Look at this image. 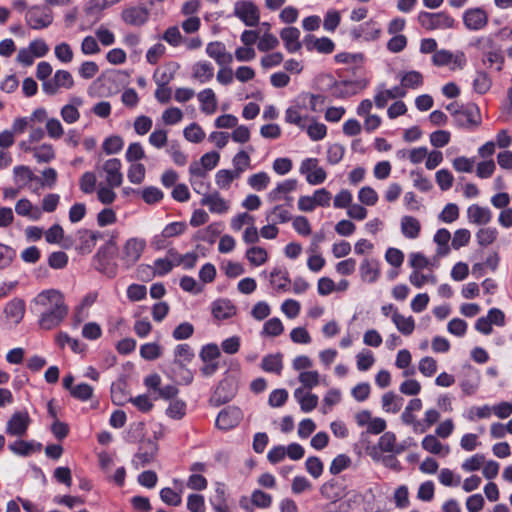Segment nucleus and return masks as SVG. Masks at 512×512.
Instances as JSON below:
<instances>
[{"label":"nucleus","mask_w":512,"mask_h":512,"mask_svg":"<svg viewBox=\"0 0 512 512\" xmlns=\"http://www.w3.org/2000/svg\"><path fill=\"white\" fill-rule=\"evenodd\" d=\"M34 304L41 309L40 326L51 330L59 325L64 317V296L57 290H47L39 293Z\"/></svg>","instance_id":"nucleus-1"},{"label":"nucleus","mask_w":512,"mask_h":512,"mask_svg":"<svg viewBox=\"0 0 512 512\" xmlns=\"http://www.w3.org/2000/svg\"><path fill=\"white\" fill-rule=\"evenodd\" d=\"M475 47L481 52V60L484 66L500 72L504 65V56L501 46L491 36L478 38Z\"/></svg>","instance_id":"nucleus-2"},{"label":"nucleus","mask_w":512,"mask_h":512,"mask_svg":"<svg viewBox=\"0 0 512 512\" xmlns=\"http://www.w3.org/2000/svg\"><path fill=\"white\" fill-rule=\"evenodd\" d=\"M112 236L109 241L101 248L94 256V266L97 271L106 275L109 278H113L117 275L118 266L113 260V256L116 250V243Z\"/></svg>","instance_id":"nucleus-3"},{"label":"nucleus","mask_w":512,"mask_h":512,"mask_svg":"<svg viewBox=\"0 0 512 512\" xmlns=\"http://www.w3.org/2000/svg\"><path fill=\"white\" fill-rule=\"evenodd\" d=\"M146 240L140 237L127 239L120 250L119 259L126 269L133 267L141 258L145 248Z\"/></svg>","instance_id":"nucleus-4"},{"label":"nucleus","mask_w":512,"mask_h":512,"mask_svg":"<svg viewBox=\"0 0 512 512\" xmlns=\"http://www.w3.org/2000/svg\"><path fill=\"white\" fill-rule=\"evenodd\" d=\"M121 20L129 26H144L150 18V9L145 3H137L125 7L121 12Z\"/></svg>","instance_id":"nucleus-5"},{"label":"nucleus","mask_w":512,"mask_h":512,"mask_svg":"<svg viewBox=\"0 0 512 512\" xmlns=\"http://www.w3.org/2000/svg\"><path fill=\"white\" fill-rule=\"evenodd\" d=\"M418 22L426 30L449 29L454 24L453 18L445 12L422 11L418 14Z\"/></svg>","instance_id":"nucleus-6"},{"label":"nucleus","mask_w":512,"mask_h":512,"mask_svg":"<svg viewBox=\"0 0 512 512\" xmlns=\"http://www.w3.org/2000/svg\"><path fill=\"white\" fill-rule=\"evenodd\" d=\"M234 15L248 27L256 26L260 20L259 8L251 0H239L235 2Z\"/></svg>","instance_id":"nucleus-7"},{"label":"nucleus","mask_w":512,"mask_h":512,"mask_svg":"<svg viewBox=\"0 0 512 512\" xmlns=\"http://www.w3.org/2000/svg\"><path fill=\"white\" fill-rule=\"evenodd\" d=\"M121 161L117 158L106 160L102 166H97L100 176H104L106 184L112 187H120L123 182Z\"/></svg>","instance_id":"nucleus-8"},{"label":"nucleus","mask_w":512,"mask_h":512,"mask_svg":"<svg viewBox=\"0 0 512 512\" xmlns=\"http://www.w3.org/2000/svg\"><path fill=\"white\" fill-rule=\"evenodd\" d=\"M187 229L185 222H172L164 227L160 234H156L151 245L156 250L165 249L169 245V239L183 234Z\"/></svg>","instance_id":"nucleus-9"},{"label":"nucleus","mask_w":512,"mask_h":512,"mask_svg":"<svg viewBox=\"0 0 512 512\" xmlns=\"http://www.w3.org/2000/svg\"><path fill=\"white\" fill-rule=\"evenodd\" d=\"M453 118L455 124L461 128H474L481 123L480 111L475 104H469L460 110H455Z\"/></svg>","instance_id":"nucleus-10"},{"label":"nucleus","mask_w":512,"mask_h":512,"mask_svg":"<svg viewBox=\"0 0 512 512\" xmlns=\"http://www.w3.org/2000/svg\"><path fill=\"white\" fill-rule=\"evenodd\" d=\"M432 62L436 66H447L452 64L451 70L463 69L466 65V56L463 52L452 53L448 50H438L432 56Z\"/></svg>","instance_id":"nucleus-11"},{"label":"nucleus","mask_w":512,"mask_h":512,"mask_svg":"<svg viewBox=\"0 0 512 512\" xmlns=\"http://www.w3.org/2000/svg\"><path fill=\"white\" fill-rule=\"evenodd\" d=\"M300 173L306 175V180L311 185H318L325 181V170L319 166L317 158H307L300 165Z\"/></svg>","instance_id":"nucleus-12"},{"label":"nucleus","mask_w":512,"mask_h":512,"mask_svg":"<svg viewBox=\"0 0 512 512\" xmlns=\"http://www.w3.org/2000/svg\"><path fill=\"white\" fill-rule=\"evenodd\" d=\"M101 238H103L102 232L80 230L73 240V245L79 254H89L95 247L97 240Z\"/></svg>","instance_id":"nucleus-13"},{"label":"nucleus","mask_w":512,"mask_h":512,"mask_svg":"<svg viewBox=\"0 0 512 512\" xmlns=\"http://www.w3.org/2000/svg\"><path fill=\"white\" fill-rule=\"evenodd\" d=\"M157 451L158 444L155 441L150 439L143 441L132 461L135 468L139 469L150 464L155 459Z\"/></svg>","instance_id":"nucleus-14"},{"label":"nucleus","mask_w":512,"mask_h":512,"mask_svg":"<svg viewBox=\"0 0 512 512\" xmlns=\"http://www.w3.org/2000/svg\"><path fill=\"white\" fill-rule=\"evenodd\" d=\"M380 34L381 27L374 20L366 21L350 31V35L354 40L374 41L380 37Z\"/></svg>","instance_id":"nucleus-15"},{"label":"nucleus","mask_w":512,"mask_h":512,"mask_svg":"<svg viewBox=\"0 0 512 512\" xmlns=\"http://www.w3.org/2000/svg\"><path fill=\"white\" fill-rule=\"evenodd\" d=\"M366 86V80L340 81L334 85V95L336 98L346 99L358 94Z\"/></svg>","instance_id":"nucleus-16"},{"label":"nucleus","mask_w":512,"mask_h":512,"mask_svg":"<svg viewBox=\"0 0 512 512\" xmlns=\"http://www.w3.org/2000/svg\"><path fill=\"white\" fill-rule=\"evenodd\" d=\"M463 22L469 30H481L488 23V15L481 8H471L464 12Z\"/></svg>","instance_id":"nucleus-17"},{"label":"nucleus","mask_w":512,"mask_h":512,"mask_svg":"<svg viewBox=\"0 0 512 512\" xmlns=\"http://www.w3.org/2000/svg\"><path fill=\"white\" fill-rule=\"evenodd\" d=\"M30 418L27 412H15L8 420L6 433L12 436H22L27 431Z\"/></svg>","instance_id":"nucleus-18"},{"label":"nucleus","mask_w":512,"mask_h":512,"mask_svg":"<svg viewBox=\"0 0 512 512\" xmlns=\"http://www.w3.org/2000/svg\"><path fill=\"white\" fill-rule=\"evenodd\" d=\"M242 418L241 410L237 407H228L219 412L216 418V425L222 430H228L240 422Z\"/></svg>","instance_id":"nucleus-19"},{"label":"nucleus","mask_w":512,"mask_h":512,"mask_svg":"<svg viewBox=\"0 0 512 512\" xmlns=\"http://www.w3.org/2000/svg\"><path fill=\"white\" fill-rule=\"evenodd\" d=\"M206 53L220 66L229 65L233 61L232 54L227 52L226 47L222 42L215 41L208 43L206 46Z\"/></svg>","instance_id":"nucleus-20"},{"label":"nucleus","mask_w":512,"mask_h":512,"mask_svg":"<svg viewBox=\"0 0 512 512\" xmlns=\"http://www.w3.org/2000/svg\"><path fill=\"white\" fill-rule=\"evenodd\" d=\"M5 319L9 324L17 325L25 314V302L22 299L14 298L4 308Z\"/></svg>","instance_id":"nucleus-21"},{"label":"nucleus","mask_w":512,"mask_h":512,"mask_svg":"<svg viewBox=\"0 0 512 512\" xmlns=\"http://www.w3.org/2000/svg\"><path fill=\"white\" fill-rule=\"evenodd\" d=\"M406 96V91L400 86H395L392 89H384L383 85L377 87L376 94L374 96V102L377 108H384L388 101L396 98H403Z\"/></svg>","instance_id":"nucleus-22"},{"label":"nucleus","mask_w":512,"mask_h":512,"mask_svg":"<svg viewBox=\"0 0 512 512\" xmlns=\"http://www.w3.org/2000/svg\"><path fill=\"white\" fill-rule=\"evenodd\" d=\"M467 219L471 224L487 225L492 219V212L488 207L472 204L467 208Z\"/></svg>","instance_id":"nucleus-23"},{"label":"nucleus","mask_w":512,"mask_h":512,"mask_svg":"<svg viewBox=\"0 0 512 512\" xmlns=\"http://www.w3.org/2000/svg\"><path fill=\"white\" fill-rule=\"evenodd\" d=\"M200 204L207 206L211 213L223 214L229 209L228 202L220 195L218 191L208 193L202 197Z\"/></svg>","instance_id":"nucleus-24"},{"label":"nucleus","mask_w":512,"mask_h":512,"mask_svg":"<svg viewBox=\"0 0 512 512\" xmlns=\"http://www.w3.org/2000/svg\"><path fill=\"white\" fill-rule=\"evenodd\" d=\"M304 45L308 51L316 50L323 54L332 53L335 48V44L331 39L327 37L316 38L313 35H307L305 37Z\"/></svg>","instance_id":"nucleus-25"},{"label":"nucleus","mask_w":512,"mask_h":512,"mask_svg":"<svg viewBox=\"0 0 512 512\" xmlns=\"http://www.w3.org/2000/svg\"><path fill=\"white\" fill-rule=\"evenodd\" d=\"M27 24L33 29H40L51 23L50 15L39 7H33L26 13Z\"/></svg>","instance_id":"nucleus-26"},{"label":"nucleus","mask_w":512,"mask_h":512,"mask_svg":"<svg viewBox=\"0 0 512 512\" xmlns=\"http://www.w3.org/2000/svg\"><path fill=\"white\" fill-rule=\"evenodd\" d=\"M280 37L289 52L294 53L301 49L300 30L298 28L292 26L283 28Z\"/></svg>","instance_id":"nucleus-27"},{"label":"nucleus","mask_w":512,"mask_h":512,"mask_svg":"<svg viewBox=\"0 0 512 512\" xmlns=\"http://www.w3.org/2000/svg\"><path fill=\"white\" fill-rule=\"evenodd\" d=\"M359 272L364 282L374 283L380 276L379 262L374 259H364Z\"/></svg>","instance_id":"nucleus-28"},{"label":"nucleus","mask_w":512,"mask_h":512,"mask_svg":"<svg viewBox=\"0 0 512 512\" xmlns=\"http://www.w3.org/2000/svg\"><path fill=\"white\" fill-rule=\"evenodd\" d=\"M39 121V123H43L46 121V112L43 109H37L33 112V114L28 118H17L14 120L12 125V132L15 133H22L27 128H29L30 125H32V122Z\"/></svg>","instance_id":"nucleus-29"},{"label":"nucleus","mask_w":512,"mask_h":512,"mask_svg":"<svg viewBox=\"0 0 512 512\" xmlns=\"http://www.w3.org/2000/svg\"><path fill=\"white\" fill-rule=\"evenodd\" d=\"M73 377L72 376H66V389L70 391V394L80 400V401H87L89 400L93 395V387L86 383H81L78 385L73 386Z\"/></svg>","instance_id":"nucleus-30"},{"label":"nucleus","mask_w":512,"mask_h":512,"mask_svg":"<svg viewBox=\"0 0 512 512\" xmlns=\"http://www.w3.org/2000/svg\"><path fill=\"white\" fill-rule=\"evenodd\" d=\"M212 314L218 320H225L236 314V308L230 300L218 299L212 305Z\"/></svg>","instance_id":"nucleus-31"},{"label":"nucleus","mask_w":512,"mask_h":512,"mask_svg":"<svg viewBox=\"0 0 512 512\" xmlns=\"http://www.w3.org/2000/svg\"><path fill=\"white\" fill-rule=\"evenodd\" d=\"M15 182L19 188L32 187V183L40 182V178L36 176L27 166H16L13 170Z\"/></svg>","instance_id":"nucleus-32"},{"label":"nucleus","mask_w":512,"mask_h":512,"mask_svg":"<svg viewBox=\"0 0 512 512\" xmlns=\"http://www.w3.org/2000/svg\"><path fill=\"white\" fill-rule=\"evenodd\" d=\"M269 280L272 287L280 292L287 291L291 283L287 270L278 267L270 272Z\"/></svg>","instance_id":"nucleus-33"},{"label":"nucleus","mask_w":512,"mask_h":512,"mask_svg":"<svg viewBox=\"0 0 512 512\" xmlns=\"http://www.w3.org/2000/svg\"><path fill=\"white\" fill-rule=\"evenodd\" d=\"M421 224L413 216L405 215L401 218V232L405 238L415 239L419 236Z\"/></svg>","instance_id":"nucleus-34"},{"label":"nucleus","mask_w":512,"mask_h":512,"mask_svg":"<svg viewBox=\"0 0 512 512\" xmlns=\"http://www.w3.org/2000/svg\"><path fill=\"white\" fill-rule=\"evenodd\" d=\"M203 113L211 115L217 110V99L214 91L210 88L204 89L197 95Z\"/></svg>","instance_id":"nucleus-35"},{"label":"nucleus","mask_w":512,"mask_h":512,"mask_svg":"<svg viewBox=\"0 0 512 512\" xmlns=\"http://www.w3.org/2000/svg\"><path fill=\"white\" fill-rule=\"evenodd\" d=\"M391 319L398 331L403 335L408 336L413 333L415 329V321L412 316L405 317L395 310L394 313H392Z\"/></svg>","instance_id":"nucleus-36"},{"label":"nucleus","mask_w":512,"mask_h":512,"mask_svg":"<svg viewBox=\"0 0 512 512\" xmlns=\"http://www.w3.org/2000/svg\"><path fill=\"white\" fill-rule=\"evenodd\" d=\"M422 448L429 453L446 456L450 449L444 446L434 435H427L421 442Z\"/></svg>","instance_id":"nucleus-37"},{"label":"nucleus","mask_w":512,"mask_h":512,"mask_svg":"<svg viewBox=\"0 0 512 512\" xmlns=\"http://www.w3.org/2000/svg\"><path fill=\"white\" fill-rule=\"evenodd\" d=\"M290 205H276L266 212V220L269 223H286L291 219Z\"/></svg>","instance_id":"nucleus-38"},{"label":"nucleus","mask_w":512,"mask_h":512,"mask_svg":"<svg viewBox=\"0 0 512 512\" xmlns=\"http://www.w3.org/2000/svg\"><path fill=\"white\" fill-rule=\"evenodd\" d=\"M297 187V181L295 179H287L279 183L276 188L268 193V200L275 202L281 199L282 195L294 191Z\"/></svg>","instance_id":"nucleus-39"},{"label":"nucleus","mask_w":512,"mask_h":512,"mask_svg":"<svg viewBox=\"0 0 512 512\" xmlns=\"http://www.w3.org/2000/svg\"><path fill=\"white\" fill-rule=\"evenodd\" d=\"M15 211L18 215L28 217L32 220H38L41 217V210L33 206L28 199H20L15 205Z\"/></svg>","instance_id":"nucleus-40"},{"label":"nucleus","mask_w":512,"mask_h":512,"mask_svg":"<svg viewBox=\"0 0 512 512\" xmlns=\"http://www.w3.org/2000/svg\"><path fill=\"white\" fill-rule=\"evenodd\" d=\"M214 76L213 66L206 61L197 62L193 66V78L198 80L200 83H206L210 81Z\"/></svg>","instance_id":"nucleus-41"},{"label":"nucleus","mask_w":512,"mask_h":512,"mask_svg":"<svg viewBox=\"0 0 512 512\" xmlns=\"http://www.w3.org/2000/svg\"><path fill=\"white\" fill-rule=\"evenodd\" d=\"M194 358V351L188 344H179L174 349V363L182 368Z\"/></svg>","instance_id":"nucleus-42"},{"label":"nucleus","mask_w":512,"mask_h":512,"mask_svg":"<svg viewBox=\"0 0 512 512\" xmlns=\"http://www.w3.org/2000/svg\"><path fill=\"white\" fill-rule=\"evenodd\" d=\"M261 368L265 372L280 375L283 368L282 355L280 353L266 355L262 359Z\"/></svg>","instance_id":"nucleus-43"},{"label":"nucleus","mask_w":512,"mask_h":512,"mask_svg":"<svg viewBox=\"0 0 512 512\" xmlns=\"http://www.w3.org/2000/svg\"><path fill=\"white\" fill-rule=\"evenodd\" d=\"M42 445L40 443L27 442L23 440L15 441L9 445V449L18 455L28 456L34 452L40 451Z\"/></svg>","instance_id":"nucleus-44"},{"label":"nucleus","mask_w":512,"mask_h":512,"mask_svg":"<svg viewBox=\"0 0 512 512\" xmlns=\"http://www.w3.org/2000/svg\"><path fill=\"white\" fill-rule=\"evenodd\" d=\"M403 399L394 392H386L381 399L382 409L387 413H397L402 407Z\"/></svg>","instance_id":"nucleus-45"},{"label":"nucleus","mask_w":512,"mask_h":512,"mask_svg":"<svg viewBox=\"0 0 512 512\" xmlns=\"http://www.w3.org/2000/svg\"><path fill=\"white\" fill-rule=\"evenodd\" d=\"M378 446L383 452L401 453L404 448L396 445V435L393 432H385L378 441Z\"/></svg>","instance_id":"nucleus-46"},{"label":"nucleus","mask_w":512,"mask_h":512,"mask_svg":"<svg viewBox=\"0 0 512 512\" xmlns=\"http://www.w3.org/2000/svg\"><path fill=\"white\" fill-rule=\"evenodd\" d=\"M400 88H404L407 92V89H416L423 84V76L418 71H409L402 75H400Z\"/></svg>","instance_id":"nucleus-47"},{"label":"nucleus","mask_w":512,"mask_h":512,"mask_svg":"<svg viewBox=\"0 0 512 512\" xmlns=\"http://www.w3.org/2000/svg\"><path fill=\"white\" fill-rule=\"evenodd\" d=\"M168 254L174 257L176 266L182 265L184 269L194 268L198 260V255L194 252L180 255L175 249H169Z\"/></svg>","instance_id":"nucleus-48"},{"label":"nucleus","mask_w":512,"mask_h":512,"mask_svg":"<svg viewBox=\"0 0 512 512\" xmlns=\"http://www.w3.org/2000/svg\"><path fill=\"white\" fill-rule=\"evenodd\" d=\"M308 116L302 115L300 107H289L285 111V121L289 124H294L300 129H305Z\"/></svg>","instance_id":"nucleus-49"},{"label":"nucleus","mask_w":512,"mask_h":512,"mask_svg":"<svg viewBox=\"0 0 512 512\" xmlns=\"http://www.w3.org/2000/svg\"><path fill=\"white\" fill-rule=\"evenodd\" d=\"M498 236V231L494 227H483L480 228L475 237L479 246L487 247L495 242Z\"/></svg>","instance_id":"nucleus-50"},{"label":"nucleus","mask_w":512,"mask_h":512,"mask_svg":"<svg viewBox=\"0 0 512 512\" xmlns=\"http://www.w3.org/2000/svg\"><path fill=\"white\" fill-rule=\"evenodd\" d=\"M176 266L174 257H171L168 253L164 258H158L154 261L153 271L154 275L164 276L172 271Z\"/></svg>","instance_id":"nucleus-51"},{"label":"nucleus","mask_w":512,"mask_h":512,"mask_svg":"<svg viewBox=\"0 0 512 512\" xmlns=\"http://www.w3.org/2000/svg\"><path fill=\"white\" fill-rule=\"evenodd\" d=\"M246 258L252 265L261 266L267 261L268 254L264 248L253 246L246 251Z\"/></svg>","instance_id":"nucleus-52"},{"label":"nucleus","mask_w":512,"mask_h":512,"mask_svg":"<svg viewBox=\"0 0 512 512\" xmlns=\"http://www.w3.org/2000/svg\"><path fill=\"white\" fill-rule=\"evenodd\" d=\"M237 178H239L237 172L221 169L215 175V182L219 188L227 190L230 188L231 183Z\"/></svg>","instance_id":"nucleus-53"},{"label":"nucleus","mask_w":512,"mask_h":512,"mask_svg":"<svg viewBox=\"0 0 512 512\" xmlns=\"http://www.w3.org/2000/svg\"><path fill=\"white\" fill-rule=\"evenodd\" d=\"M172 79V75L167 76L163 74L161 77V83L158 84V88L155 91V97L160 103H167L171 99L172 91L166 85Z\"/></svg>","instance_id":"nucleus-54"},{"label":"nucleus","mask_w":512,"mask_h":512,"mask_svg":"<svg viewBox=\"0 0 512 512\" xmlns=\"http://www.w3.org/2000/svg\"><path fill=\"white\" fill-rule=\"evenodd\" d=\"M250 501L257 508L267 509L272 504V496L260 489H255L251 493Z\"/></svg>","instance_id":"nucleus-55"},{"label":"nucleus","mask_w":512,"mask_h":512,"mask_svg":"<svg viewBox=\"0 0 512 512\" xmlns=\"http://www.w3.org/2000/svg\"><path fill=\"white\" fill-rule=\"evenodd\" d=\"M492 86V80L488 73L478 71L473 81L474 90L479 94H485Z\"/></svg>","instance_id":"nucleus-56"},{"label":"nucleus","mask_w":512,"mask_h":512,"mask_svg":"<svg viewBox=\"0 0 512 512\" xmlns=\"http://www.w3.org/2000/svg\"><path fill=\"white\" fill-rule=\"evenodd\" d=\"M283 331L284 326L282 321L279 318L274 317L264 323L262 334L270 337H277L281 335Z\"/></svg>","instance_id":"nucleus-57"},{"label":"nucleus","mask_w":512,"mask_h":512,"mask_svg":"<svg viewBox=\"0 0 512 512\" xmlns=\"http://www.w3.org/2000/svg\"><path fill=\"white\" fill-rule=\"evenodd\" d=\"M249 186L256 190L262 191L267 188L270 183V177L266 172L252 174L247 180Z\"/></svg>","instance_id":"nucleus-58"},{"label":"nucleus","mask_w":512,"mask_h":512,"mask_svg":"<svg viewBox=\"0 0 512 512\" xmlns=\"http://www.w3.org/2000/svg\"><path fill=\"white\" fill-rule=\"evenodd\" d=\"M161 353H162V348L156 342L145 343V344L141 345V347H140V355L145 360H149V361L155 360L161 356Z\"/></svg>","instance_id":"nucleus-59"},{"label":"nucleus","mask_w":512,"mask_h":512,"mask_svg":"<svg viewBox=\"0 0 512 512\" xmlns=\"http://www.w3.org/2000/svg\"><path fill=\"white\" fill-rule=\"evenodd\" d=\"M250 157L244 150L239 151L232 160L234 169L232 171L237 172L240 175L250 167Z\"/></svg>","instance_id":"nucleus-60"},{"label":"nucleus","mask_w":512,"mask_h":512,"mask_svg":"<svg viewBox=\"0 0 512 512\" xmlns=\"http://www.w3.org/2000/svg\"><path fill=\"white\" fill-rule=\"evenodd\" d=\"M183 134L185 139L192 143H200L205 138V132L197 123H192L187 126Z\"/></svg>","instance_id":"nucleus-61"},{"label":"nucleus","mask_w":512,"mask_h":512,"mask_svg":"<svg viewBox=\"0 0 512 512\" xmlns=\"http://www.w3.org/2000/svg\"><path fill=\"white\" fill-rule=\"evenodd\" d=\"M298 381L303 385V387L312 389L319 384L320 374L316 370L302 371L298 376Z\"/></svg>","instance_id":"nucleus-62"},{"label":"nucleus","mask_w":512,"mask_h":512,"mask_svg":"<svg viewBox=\"0 0 512 512\" xmlns=\"http://www.w3.org/2000/svg\"><path fill=\"white\" fill-rule=\"evenodd\" d=\"M146 169L141 163H132L128 169V180L133 184H141L145 178Z\"/></svg>","instance_id":"nucleus-63"},{"label":"nucleus","mask_w":512,"mask_h":512,"mask_svg":"<svg viewBox=\"0 0 512 512\" xmlns=\"http://www.w3.org/2000/svg\"><path fill=\"white\" fill-rule=\"evenodd\" d=\"M306 131L308 136L313 141L322 140L327 134V127L323 123H319L315 120L312 121L308 126L306 125Z\"/></svg>","instance_id":"nucleus-64"}]
</instances>
